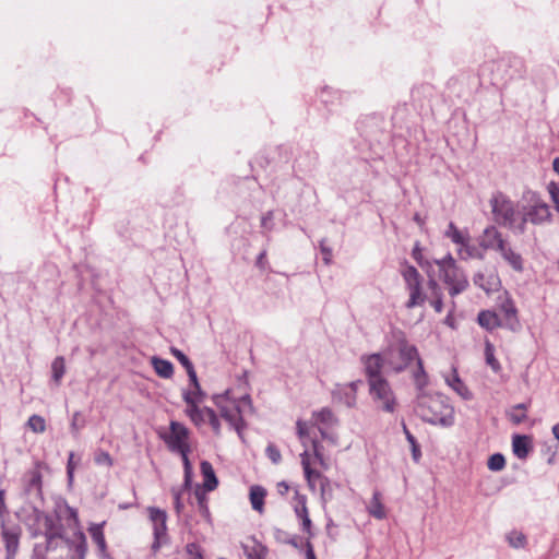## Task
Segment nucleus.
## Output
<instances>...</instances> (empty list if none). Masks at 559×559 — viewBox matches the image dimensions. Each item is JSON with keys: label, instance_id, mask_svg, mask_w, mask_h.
Listing matches in <instances>:
<instances>
[{"label": "nucleus", "instance_id": "47", "mask_svg": "<svg viewBox=\"0 0 559 559\" xmlns=\"http://www.w3.org/2000/svg\"><path fill=\"white\" fill-rule=\"evenodd\" d=\"M76 537L79 539L78 545L75 546V552L83 558L87 551V543L86 537L83 532L79 531L76 534Z\"/></svg>", "mask_w": 559, "mask_h": 559}, {"label": "nucleus", "instance_id": "48", "mask_svg": "<svg viewBox=\"0 0 559 559\" xmlns=\"http://www.w3.org/2000/svg\"><path fill=\"white\" fill-rule=\"evenodd\" d=\"M94 461L98 465H106L108 467L112 465V459L106 451H97L95 453Z\"/></svg>", "mask_w": 559, "mask_h": 559}, {"label": "nucleus", "instance_id": "37", "mask_svg": "<svg viewBox=\"0 0 559 559\" xmlns=\"http://www.w3.org/2000/svg\"><path fill=\"white\" fill-rule=\"evenodd\" d=\"M64 519L68 521V525L70 527H74V528H79L80 527V520H79V514H78V511L76 509L68 506L67 503L64 504Z\"/></svg>", "mask_w": 559, "mask_h": 559}, {"label": "nucleus", "instance_id": "2", "mask_svg": "<svg viewBox=\"0 0 559 559\" xmlns=\"http://www.w3.org/2000/svg\"><path fill=\"white\" fill-rule=\"evenodd\" d=\"M415 411L424 421L431 425L451 427L454 424V408L441 395H427L419 391Z\"/></svg>", "mask_w": 559, "mask_h": 559}, {"label": "nucleus", "instance_id": "3", "mask_svg": "<svg viewBox=\"0 0 559 559\" xmlns=\"http://www.w3.org/2000/svg\"><path fill=\"white\" fill-rule=\"evenodd\" d=\"M229 391L213 396V402L219 409L221 416L235 429L238 435L243 428L242 411L240 404L251 407L249 395L242 396L238 402L228 399Z\"/></svg>", "mask_w": 559, "mask_h": 559}, {"label": "nucleus", "instance_id": "22", "mask_svg": "<svg viewBox=\"0 0 559 559\" xmlns=\"http://www.w3.org/2000/svg\"><path fill=\"white\" fill-rule=\"evenodd\" d=\"M459 255L462 260L468 259H484V251L480 247H476L471 245L468 241V237L464 240L463 243H460Z\"/></svg>", "mask_w": 559, "mask_h": 559}, {"label": "nucleus", "instance_id": "49", "mask_svg": "<svg viewBox=\"0 0 559 559\" xmlns=\"http://www.w3.org/2000/svg\"><path fill=\"white\" fill-rule=\"evenodd\" d=\"M243 551L248 559H264L262 547L254 546L252 548H249L248 546L243 547Z\"/></svg>", "mask_w": 559, "mask_h": 559}, {"label": "nucleus", "instance_id": "38", "mask_svg": "<svg viewBox=\"0 0 559 559\" xmlns=\"http://www.w3.org/2000/svg\"><path fill=\"white\" fill-rule=\"evenodd\" d=\"M506 465V459L501 453L492 454L487 462V466L490 471L498 472L503 469Z\"/></svg>", "mask_w": 559, "mask_h": 559}, {"label": "nucleus", "instance_id": "15", "mask_svg": "<svg viewBox=\"0 0 559 559\" xmlns=\"http://www.w3.org/2000/svg\"><path fill=\"white\" fill-rule=\"evenodd\" d=\"M477 240L478 246L483 249V251H497L506 239L496 226L490 225L483 230Z\"/></svg>", "mask_w": 559, "mask_h": 559}, {"label": "nucleus", "instance_id": "41", "mask_svg": "<svg viewBox=\"0 0 559 559\" xmlns=\"http://www.w3.org/2000/svg\"><path fill=\"white\" fill-rule=\"evenodd\" d=\"M447 382L460 395H462L465 399H467V396L464 393V392H467V389L465 388V385L463 384V382L461 381V379L459 378V376H457V373L455 371H454V373H453L451 379L450 378L447 379Z\"/></svg>", "mask_w": 559, "mask_h": 559}, {"label": "nucleus", "instance_id": "40", "mask_svg": "<svg viewBox=\"0 0 559 559\" xmlns=\"http://www.w3.org/2000/svg\"><path fill=\"white\" fill-rule=\"evenodd\" d=\"M27 426L34 431V432H44L46 429V423L45 419L39 415H32L28 418Z\"/></svg>", "mask_w": 559, "mask_h": 559}, {"label": "nucleus", "instance_id": "35", "mask_svg": "<svg viewBox=\"0 0 559 559\" xmlns=\"http://www.w3.org/2000/svg\"><path fill=\"white\" fill-rule=\"evenodd\" d=\"M485 357H486L487 365L490 366V368L495 372H499L501 369V366L495 357V347L489 341H487L485 344Z\"/></svg>", "mask_w": 559, "mask_h": 559}, {"label": "nucleus", "instance_id": "58", "mask_svg": "<svg viewBox=\"0 0 559 559\" xmlns=\"http://www.w3.org/2000/svg\"><path fill=\"white\" fill-rule=\"evenodd\" d=\"M180 491L179 490H175L173 489V496H174V500H175V510L176 512L179 514L181 512V510L183 509V503L181 502V498H180Z\"/></svg>", "mask_w": 559, "mask_h": 559}, {"label": "nucleus", "instance_id": "51", "mask_svg": "<svg viewBox=\"0 0 559 559\" xmlns=\"http://www.w3.org/2000/svg\"><path fill=\"white\" fill-rule=\"evenodd\" d=\"M547 189L556 206V210L559 212V185L556 182H550Z\"/></svg>", "mask_w": 559, "mask_h": 559}, {"label": "nucleus", "instance_id": "1", "mask_svg": "<svg viewBox=\"0 0 559 559\" xmlns=\"http://www.w3.org/2000/svg\"><path fill=\"white\" fill-rule=\"evenodd\" d=\"M393 338L394 341L384 350L386 372L399 374L415 362L416 369L413 371V380L417 390L424 391L428 385V374L425 371L417 347L408 342L402 331L393 332Z\"/></svg>", "mask_w": 559, "mask_h": 559}, {"label": "nucleus", "instance_id": "5", "mask_svg": "<svg viewBox=\"0 0 559 559\" xmlns=\"http://www.w3.org/2000/svg\"><path fill=\"white\" fill-rule=\"evenodd\" d=\"M400 273L405 282L406 289L409 293V298L405 304L407 309L423 306L427 299V295L423 289V276L417 269L406 261L402 263Z\"/></svg>", "mask_w": 559, "mask_h": 559}, {"label": "nucleus", "instance_id": "14", "mask_svg": "<svg viewBox=\"0 0 559 559\" xmlns=\"http://www.w3.org/2000/svg\"><path fill=\"white\" fill-rule=\"evenodd\" d=\"M35 516L38 522L43 523L44 536L47 540V548L56 538L62 537V526L53 520L51 515L39 510H35Z\"/></svg>", "mask_w": 559, "mask_h": 559}, {"label": "nucleus", "instance_id": "54", "mask_svg": "<svg viewBox=\"0 0 559 559\" xmlns=\"http://www.w3.org/2000/svg\"><path fill=\"white\" fill-rule=\"evenodd\" d=\"M296 428H297L298 438L301 441H304L305 438L308 436V425H307V423H305L302 420H297Z\"/></svg>", "mask_w": 559, "mask_h": 559}, {"label": "nucleus", "instance_id": "64", "mask_svg": "<svg viewBox=\"0 0 559 559\" xmlns=\"http://www.w3.org/2000/svg\"><path fill=\"white\" fill-rule=\"evenodd\" d=\"M265 255H266V252H265V251H262V252L259 254V257H258V259H257V262H255L257 266H258V267H260V269H262V270L264 269V264H265Z\"/></svg>", "mask_w": 559, "mask_h": 559}, {"label": "nucleus", "instance_id": "4", "mask_svg": "<svg viewBox=\"0 0 559 559\" xmlns=\"http://www.w3.org/2000/svg\"><path fill=\"white\" fill-rule=\"evenodd\" d=\"M436 263L439 267L440 277L449 287V294L452 297L463 293L468 287V281L465 273L457 266L451 254L436 261Z\"/></svg>", "mask_w": 559, "mask_h": 559}, {"label": "nucleus", "instance_id": "9", "mask_svg": "<svg viewBox=\"0 0 559 559\" xmlns=\"http://www.w3.org/2000/svg\"><path fill=\"white\" fill-rule=\"evenodd\" d=\"M147 513L153 527L154 540L152 544V551L157 552L163 545L168 543L167 534V513L166 511L156 508L148 507Z\"/></svg>", "mask_w": 559, "mask_h": 559}, {"label": "nucleus", "instance_id": "63", "mask_svg": "<svg viewBox=\"0 0 559 559\" xmlns=\"http://www.w3.org/2000/svg\"><path fill=\"white\" fill-rule=\"evenodd\" d=\"M276 487H277V492L281 496H285L289 490V486L286 481H280Z\"/></svg>", "mask_w": 559, "mask_h": 559}, {"label": "nucleus", "instance_id": "30", "mask_svg": "<svg viewBox=\"0 0 559 559\" xmlns=\"http://www.w3.org/2000/svg\"><path fill=\"white\" fill-rule=\"evenodd\" d=\"M210 407H200L194 406L193 407H187L185 413L190 418V420L198 427L202 426L203 424L207 423L206 412L211 411Z\"/></svg>", "mask_w": 559, "mask_h": 559}, {"label": "nucleus", "instance_id": "16", "mask_svg": "<svg viewBox=\"0 0 559 559\" xmlns=\"http://www.w3.org/2000/svg\"><path fill=\"white\" fill-rule=\"evenodd\" d=\"M21 528L19 526L8 527L2 524V538L5 544L7 559H13L20 544Z\"/></svg>", "mask_w": 559, "mask_h": 559}, {"label": "nucleus", "instance_id": "60", "mask_svg": "<svg viewBox=\"0 0 559 559\" xmlns=\"http://www.w3.org/2000/svg\"><path fill=\"white\" fill-rule=\"evenodd\" d=\"M190 451L178 452L181 455L183 467H185V472H189V471L192 469L191 463H190L189 457H188V453Z\"/></svg>", "mask_w": 559, "mask_h": 559}, {"label": "nucleus", "instance_id": "12", "mask_svg": "<svg viewBox=\"0 0 559 559\" xmlns=\"http://www.w3.org/2000/svg\"><path fill=\"white\" fill-rule=\"evenodd\" d=\"M360 360L365 367L368 384L372 381H380L385 379L382 376V369L385 368L384 352L382 354L376 353L371 355H364L361 356Z\"/></svg>", "mask_w": 559, "mask_h": 559}, {"label": "nucleus", "instance_id": "46", "mask_svg": "<svg viewBox=\"0 0 559 559\" xmlns=\"http://www.w3.org/2000/svg\"><path fill=\"white\" fill-rule=\"evenodd\" d=\"M306 502H307V499L305 496H298V504L295 507V513L298 519H304V516H309Z\"/></svg>", "mask_w": 559, "mask_h": 559}, {"label": "nucleus", "instance_id": "7", "mask_svg": "<svg viewBox=\"0 0 559 559\" xmlns=\"http://www.w3.org/2000/svg\"><path fill=\"white\" fill-rule=\"evenodd\" d=\"M368 385L370 397L378 409L390 414L397 409L399 402L396 395L386 379L372 381Z\"/></svg>", "mask_w": 559, "mask_h": 559}, {"label": "nucleus", "instance_id": "50", "mask_svg": "<svg viewBox=\"0 0 559 559\" xmlns=\"http://www.w3.org/2000/svg\"><path fill=\"white\" fill-rule=\"evenodd\" d=\"M186 551L189 555V559H203L201 547L195 543H189L186 546Z\"/></svg>", "mask_w": 559, "mask_h": 559}, {"label": "nucleus", "instance_id": "36", "mask_svg": "<svg viewBox=\"0 0 559 559\" xmlns=\"http://www.w3.org/2000/svg\"><path fill=\"white\" fill-rule=\"evenodd\" d=\"M510 546L514 548H523L526 544V537L522 532L512 531L507 535Z\"/></svg>", "mask_w": 559, "mask_h": 559}, {"label": "nucleus", "instance_id": "61", "mask_svg": "<svg viewBox=\"0 0 559 559\" xmlns=\"http://www.w3.org/2000/svg\"><path fill=\"white\" fill-rule=\"evenodd\" d=\"M195 496L198 498L200 509L203 510L204 512H207L206 500L204 495L200 493L199 491H195Z\"/></svg>", "mask_w": 559, "mask_h": 559}, {"label": "nucleus", "instance_id": "32", "mask_svg": "<svg viewBox=\"0 0 559 559\" xmlns=\"http://www.w3.org/2000/svg\"><path fill=\"white\" fill-rule=\"evenodd\" d=\"M527 407L525 403L516 404L507 412V416L514 425H519L526 419Z\"/></svg>", "mask_w": 559, "mask_h": 559}, {"label": "nucleus", "instance_id": "20", "mask_svg": "<svg viewBox=\"0 0 559 559\" xmlns=\"http://www.w3.org/2000/svg\"><path fill=\"white\" fill-rule=\"evenodd\" d=\"M478 323L486 330H493L499 326H504L503 321L496 311L483 310L478 313Z\"/></svg>", "mask_w": 559, "mask_h": 559}, {"label": "nucleus", "instance_id": "29", "mask_svg": "<svg viewBox=\"0 0 559 559\" xmlns=\"http://www.w3.org/2000/svg\"><path fill=\"white\" fill-rule=\"evenodd\" d=\"M105 523L106 522H103V523H99V524L93 523L88 527V532L91 534V537H92L93 542L97 545L100 554H105L106 549H107V544H106L105 535H104V532H103V527H104Z\"/></svg>", "mask_w": 559, "mask_h": 559}, {"label": "nucleus", "instance_id": "24", "mask_svg": "<svg viewBox=\"0 0 559 559\" xmlns=\"http://www.w3.org/2000/svg\"><path fill=\"white\" fill-rule=\"evenodd\" d=\"M368 513L378 520H383L386 516L385 508L381 501V493L374 491L372 499L367 506Z\"/></svg>", "mask_w": 559, "mask_h": 559}, {"label": "nucleus", "instance_id": "31", "mask_svg": "<svg viewBox=\"0 0 559 559\" xmlns=\"http://www.w3.org/2000/svg\"><path fill=\"white\" fill-rule=\"evenodd\" d=\"M206 394L201 389V386L192 388V390H185L182 393V399L187 404V407L199 406L205 399Z\"/></svg>", "mask_w": 559, "mask_h": 559}, {"label": "nucleus", "instance_id": "26", "mask_svg": "<svg viewBox=\"0 0 559 559\" xmlns=\"http://www.w3.org/2000/svg\"><path fill=\"white\" fill-rule=\"evenodd\" d=\"M152 366L155 370V372L164 379H169L174 374V366L170 361L159 358V357H152L151 359Z\"/></svg>", "mask_w": 559, "mask_h": 559}, {"label": "nucleus", "instance_id": "18", "mask_svg": "<svg viewBox=\"0 0 559 559\" xmlns=\"http://www.w3.org/2000/svg\"><path fill=\"white\" fill-rule=\"evenodd\" d=\"M473 282L476 286L485 290L487 294L499 290L501 281L499 276L491 272L489 274L477 273L473 277Z\"/></svg>", "mask_w": 559, "mask_h": 559}, {"label": "nucleus", "instance_id": "27", "mask_svg": "<svg viewBox=\"0 0 559 559\" xmlns=\"http://www.w3.org/2000/svg\"><path fill=\"white\" fill-rule=\"evenodd\" d=\"M201 473L204 477V488L209 491L214 490L217 487L218 480L215 476L212 464L207 461L201 462Z\"/></svg>", "mask_w": 559, "mask_h": 559}, {"label": "nucleus", "instance_id": "11", "mask_svg": "<svg viewBox=\"0 0 559 559\" xmlns=\"http://www.w3.org/2000/svg\"><path fill=\"white\" fill-rule=\"evenodd\" d=\"M497 309L499 311L497 313L500 316L506 328L514 330L519 325L518 310L508 292L499 295Z\"/></svg>", "mask_w": 559, "mask_h": 559}, {"label": "nucleus", "instance_id": "19", "mask_svg": "<svg viewBox=\"0 0 559 559\" xmlns=\"http://www.w3.org/2000/svg\"><path fill=\"white\" fill-rule=\"evenodd\" d=\"M300 457H301V465L304 468V473H305V477L308 483V486L311 490L314 491L316 490V481L318 479H323V476L320 472L311 468L310 461H309V453L307 450H305L300 454Z\"/></svg>", "mask_w": 559, "mask_h": 559}, {"label": "nucleus", "instance_id": "6", "mask_svg": "<svg viewBox=\"0 0 559 559\" xmlns=\"http://www.w3.org/2000/svg\"><path fill=\"white\" fill-rule=\"evenodd\" d=\"M526 205H523L522 223L520 225L521 231L524 230L527 222L538 225L550 219L549 206L540 199V197L534 191H526L523 195Z\"/></svg>", "mask_w": 559, "mask_h": 559}, {"label": "nucleus", "instance_id": "55", "mask_svg": "<svg viewBox=\"0 0 559 559\" xmlns=\"http://www.w3.org/2000/svg\"><path fill=\"white\" fill-rule=\"evenodd\" d=\"M300 520H301V530L308 535L307 540H309L313 536V533L311 531L312 522L309 516H304V519H300Z\"/></svg>", "mask_w": 559, "mask_h": 559}, {"label": "nucleus", "instance_id": "13", "mask_svg": "<svg viewBox=\"0 0 559 559\" xmlns=\"http://www.w3.org/2000/svg\"><path fill=\"white\" fill-rule=\"evenodd\" d=\"M44 466L41 462H36L34 468L27 471L23 476L24 492L27 496H36L41 498L43 495V475L40 468Z\"/></svg>", "mask_w": 559, "mask_h": 559}, {"label": "nucleus", "instance_id": "8", "mask_svg": "<svg viewBox=\"0 0 559 559\" xmlns=\"http://www.w3.org/2000/svg\"><path fill=\"white\" fill-rule=\"evenodd\" d=\"M490 205L495 222L500 226L512 228L516 215L513 202L502 192H497L490 199Z\"/></svg>", "mask_w": 559, "mask_h": 559}, {"label": "nucleus", "instance_id": "10", "mask_svg": "<svg viewBox=\"0 0 559 559\" xmlns=\"http://www.w3.org/2000/svg\"><path fill=\"white\" fill-rule=\"evenodd\" d=\"M162 438L171 452L190 451L189 430L181 423L170 421L169 432L163 435Z\"/></svg>", "mask_w": 559, "mask_h": 559}, {"label": "nucleus", "instance_id": "57", "mask_svg": "<svg viewBox=\"0 0 559 559\" xmlns=\"http://www.w3.org/2000/svg\"><path fill=\"white\" fill-rule=\"evenodd\" d=\"M73 459H74V453L71 452L69 455L68 464H67V474H68V478H69L70 483L73 480V473H74Z\"/></svg>", "mask_w": 559, "mask_h": 559}, {"label": "nucleus", "instance_id": "44", "mask_svg": "<svg viewBox=\"0 0 559 559\" xmlns=\"http://www.w3.org/2000/svg\"><path fill=\"white\" fill-rule=\"evenodd\" d=\"M84 425L85 420L83 419L82 414L80 412H75L71 421V430L75 437L79 435Z\"/></svg>", "mask_w": 559, "mask_h": 559}, {"label": "nucleus", "instance_id": "33", "mask_svg": "<svg viewBox=\"0 0 559 559\" xmlns=\"http://www.w3.org/2000/svg\"><path fill=\"white\" fill-rule=\"evenodd\" d=\"M52 380L57 385L61 383V379L66 373V362L62 356H58L51 364Z\"/></svg>", "mask_w": 559, "mask_h": 559}, {"label": "nucleus", "instance_id": "62", "mask_svg": "<svg viewBox=\"0 0 559 559\" xmlns=\"http://www.w3.org/2000/svg\"><path fill=\"white\" fill-rule=\"evenodd\" d=\"M306 558L307 559H317L314 551H313L312 544L310 543V540L306 542Z\"/></svg>", "mask_w": 559, "mask_h": 559}, {"label": "nucleus", "instance_id": "42", "mask_svg": "<svg viewBox=\"0 0 559 559\" xmlns=\"http://www.w3.org/2000/svg\"><path fill=\"white\" fill-rule=\"evenodd\" d=\"M360 384L361 381L357 380L343 386V391H350V396L346 400V405L348 407H353L356 404V392Z\"/></svg>", "mask_w": 559, "mask_h": 559}, {"label": "nucleus", "instance_id": "53", "mask_svg": "<svg viewBox=\"0 0 559 559\" xmlns=\"http://www.w3.org/2000/svg\"><path fill=\"white\" fill-rule=\"evenodd\" d=\"M273 536H274L275 540L281 544H287L288 538H289V534L282 528H274Z\"/></svg>", "mask_w": 559, "mask_h": 559}, {"label": "nucleus", "instance_id": "59", "mask_svg": "<svg viewBox=\"0 0 559 559\" xmlns=\"http://www.w3.org/2000/svg\"><path fill=\"white\" fill-rule=\"evenodd\" d=\"M187 374L189 377V381H190V385L194 389V388H198V386H201L200 383H199V380H198V376H197V372L194 370V367L189 369L187 371Z\"/></svg>", "mask_w": 559, "mask_h": 559}, {"label": "nucleus", "instance_id": "17", "mask_svg": "<svg viewBox=\"0 0 559 559\" xmlns=\"http://www.w3.org/2000/svg\"><path fill=\"white\" fill-rule=\"evenodd\" d=\"M496 252H499L501 258L515 271H523L522 255L514 251L510 242L506 239Z\"/></svg>", "mask_w": 559, "mask_h": 559}, {"label": "nucleus", "instance_id": "25", "mask_svg": "<svg viewBox=\"0 0 559 559\" xmlns=\"http://www.w3.org/2000/svg\"><path fill=\"white\" fill-rule=\"evenodd\" d=\"M428 288L431 293V299H430V305L432 306V308L435 309L436 312L440 313L442 312L443 310V300H442V292H441V288L439 286V284L437 283L436 280L433 278H430L428 281Z\"/></svg>", "mask_w": 559, "mask_h": 559}, {"label": "nucleus", "instance_id": "56", "mask_svg": "<svg viewBox=\"0 0 559 559\" xmlns=\"http://www.w3.org/2000/svg\"><path fill=\"white\" fill-rule=\"evenodd\" d=\"M320 249L323 254V261L326 265L331 263L332 260V250L325 246L324 240L320 242Z\"/></svg>", "mask_w": 559, "mask_h": 559}, {"label": "nucleus", "instance_id": "23", "mask_svg": "<svg viewBox=\"0 0 559 559\" xmlns=\"http://www.w3.org/2000/svg\"><path fill=\"white\" fill-rule=\"evenodd\" d=\"M266 496V490L259 485H254L250 488V502L253 510L262 513L264 510V499Z\"/></svg>", "mask_w": 559, "mask_h": 559}, {"label": "nucleus", "instance_id": "43", "mask_svg": "<svg viewBox=\"0 0 559 559\" xmlns=\"http://www.w3.org/2000/svg\"><path fill=\"white\" fill-rule=\"evenodd\" d=\"M170 353L173 354L174 357L178 359V361L182 365L186 371L194 367L190 359L180 349L171 347Z\"/></svg>", "mask_w": 559, "mask_h": 559}, {"label": "nucleus", "instance_id": "34", "mask_svg": "<svg viewBox=\"0 0 559 559\" xmlns=\"http://www.w3.org/2000/svg\"><path fill=\"white\" fill-rule=\"evenodd\" d=\"M402 427H403V432H404V435L406 437V440L411 444L413 459H414L415 462H418L420 456H421L420 447L417 443L416 438L408 430V428L405 425V423L402 424Z\"/></svg>", "mask_w": 559, "mask_h": 559}, {"label": "nucleus", "instance_id": "28", "mask_svg": "<svg viewBox=\"0 0 559 559\" xmlns=\"http://www.w3.org/2000/svg\"><path fill=\"white\" fill-rule=\"evenodd\" d=\"M317 424H320L322 427H332L338 424V419L334 415L331 408L323 407L318 412L312 414Z\"/></svg>", "mask_w": 559, "mask_h": 559}, {"label": "nucleus", "instance_id": "21", "mask_svg": "<svg viewBox=\"0 0 559 559\" xmlns=\"http://www.w3.org/2000/svg\"><path fill=\"white\" fill-rule=\"evenodd\" d=\"M531 439L527 436L515 435L512 438L513 453L516 457L524 460L531 451Z\"/></svg>", "mask_w": 559, "mask_h": 559}, {"label": "nucleus", "instance_id": "39", "mask_svg": "<svg viewBox=\"0 0 559 559\" xmlns=\"http://www.w3.org/2000/svg\"><path fill=\"white\" fill-rule=\"evenodd\" d=\"M445 236L450 238L454 243L460 245L463 243L467 238L463 236V234L457 229L454 223H450L448 229L445 231Z\"/></svg>", "mask_w": 559, "mask_h": 559}, {"label": "nucleus", "instance_id": "52", "mask_svg": "<svg viewBox=\"0 0 559 559\" xmlns=\"http://www.w3.org/2000/svg\"><path fill=\"white\" fill-rule=\"evenodd\" d=\"M266 455L273 464H278L282 460L280 450L274 444H269L266 448Z\"/></svg>", "mask_w": 559, "mask_h": 559}, {"label": "nucleus", "instance_id": "45", "mask_svg": "<svg viewBox=\"0 0 559 559\" xmlns=\"http://www.w3.org/2000/svg\"><path fill=\"white\" fill-rule=\"evenodd\" d=\"M205 412H206L207 423L211 425L214 433L216 436H219L221 435V423H219L217 415L215 414V412L213 409L205 411Z\"/></svg>", "mask_w": 559, "mask_h": 559}]
</instances>
